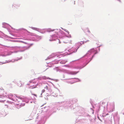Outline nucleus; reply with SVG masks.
Returning a JSON list of instances; mask_svg holds the SVG:
<instances>
[{
	"mask_svg": "<svg viewBox=\"0 0 124 124\" xmlns=\"http://www.w3.org/2000/svg\"><path fill=\"white\" fill-rule=\"evenodd\" d=\"M45 92V90L44 89H43L42 91V93H44Z\"/></svg>",
	"mask_w": 124,
	"mask_h": 124,
	"instance_id": "obj_13",
	"label": "nucleus"
},
{
	"mask_svg": "<svg viewBox=\"0 0 124 124\" xmlns=\"http://www.w3.org/2000/svg\"><path fill=\"white\" fill-rule=\"evenodd\" d=\"M32 94L33 95L35 96L36 97H37V95L36 94L32 93Z\"/></svg>",
	"mask_w": 124,
	"mask_h": 124,
	"instance_id": "obj_11",
	"label": "nucleus"
},
{
	"mask_svg": "<svg viewBox=\"0 0 124 124\" xmlns=\"http://www.w3.org/2000/svg\"><path fill=\"white\" fill-rule=\"evenodd\" d=\"M113 111V110H112V111Z\"/></svg>",
	"mask_w": 124,
	"mask_h": 124,
	"instance_id": "obj_18",
	"label": "nucleus"
},
{
	"mask_svg": "<svg viewBox=\"0 0 124 124\" xmlns=\"http://www.w3.org/2000/svg\"><path fill=\"white\" fill-rule=\"evenodd\" d=\"M4 92V90L2 88H0V94L4 95V96H3V97H5V95L4 94V93H3V92Z\"/></svg>",
	"mask_w": 124,
	"mask_h": 124,
	"instance_id": "obj_2",
	"label": "nucleus"
},
{
	"mask_svg": "<svg viewBox=\"0 0 124 124\" xmlns=\"http://www.w3.org/2000/svg\"><path fill=\"white\" fill-rule=\"evenodd\" d=\"M9 95V96L12 97L13 96V95L12 94H10Z\"/></svg>",
	"mask_w": 124,
	"mask_h": 124,
	"instance_id": "obj_10",
	"label": "nucleus"
},
{
	"mask_svg": "<svg viewBox=\"0 0 124 124\" xmlns=\"http://www.w3.org/2000/svg\"><path fill=\"white\" fill-rule=\"evenodd\" d=\"M84 31L85 34L87 35L88 34L90 33V31L89 29L87 28H85L84 30Z\"/></svg>",
	"mask_w": 124,
	"mask_h": 124,
	"instance_id": "obj_1",
	"label": "nucleus"
},
{
	"mask_svg": "<svg viewBox=\"0 0 124 124\" xmlns=\"http://www.w3.org/2000/svg\"><path fill=\"white\" fill-rule=\"evenodd\" d=\"M0 101H1L2 102H3L5 101V100L4 99V98L0 97Z\"/></svg>",
	"mask_w": 124,
	"mask_h": 124,
	"instance_id": "obj_4",
	"label": "nucleus"
},
{
	"mask_svg": "<svg viewBox=\"0 0 124 124\" xmlns=\"http://www.w3.org/2000/svg\"><path fill=\"white\" fill-rule=\"evenodd\" d=\"M36 86H31L30 87V88L31 89H33V88H36Z\"/></svg>",
	"mask_w": 124,
	"mask_h": 124,
	"instance_id": "obj_6",
	"label": "nucleus"
},
{
	"mask_svg": "<svg viewBox=\"0 0 124 124\" xmlns=\"http://www.w3.org/2000/svg\"><path fill=\"white\" fill-rule=\"evenodd\" d=\"M60 62L61 64H64L65 63V62H63L62 61H61Z\"/></svg>",
	"mask_w": 124,
	"mask_h": 124,
	"instance_id": "obj_12",
	"label": "nucleus"
},
{
	"mask_svg": "<svg viewBox=\"0 0 124 124\" xmlns=\"http://www.w3.org/2000/svg\"><path fill=\"white\" fill-rule=\"evenodd\" d=\"M58 30H56V31L54 32L55 33L54 34V35H56L58 34Z\"/></svg>",
	"mask_w": 124,
	"mask_h": 124,
	"instance_id": "obj_5",
	"label": "nucleus"
},
{
	"mask_svg": "<svg viewBox=\"0 0 124 124\" xmlns=\"http://www.w3.org/2000/svg\"><path fill=\"white\" fill-rule=\"evenodd\" d=\"M46 79V77H42L41 78V79Z\"/></svg>",
	"mask_w": 124,
	"mask_h": 124,
	"instance_id": "obj_8",
	"label": "nucleus"
},
{
	"mask_svg": "<svg viewBox=\"0 0 124 124\" xmlns=\"http://www.w3.org/2000/svg\"><path fill=\"white\" fill-rule=\"evenodd\" d=\"M105 103V102L104 101H103L102 102V106H104V105Z\"/></svg>",
	"mask_w": 124,
	"mask_h": 124,
	"instance_id": "obj_9",
	"label": "nucleus"
},
{
	"mask_svg": "<svg viewBox=\"0 0 124 124\" xmlns=\"http://www.w3.org/2000/svg\"><path fill=\"white\" fill-rule=\"evenodd\" d=\"M64 30L65 31H67L68 33H69V31H67V30Z\"/></svg>",
	"mask_w": 124,
	"mask_h": 124,
	"instance_id": "obj_14",
	"label": "nucleus"
},
{
	"mask_svg": "<svg viewBox=\"0 0 124 124\" xmlns=\"http://www.w3.org/2000/svg\"><path fill=\"white\" fill-rule=\"evenodd\" d=\"M30 35H31L32 36H34L35 35H34V34L33 33H30Z\"/></svg>",
	"mask_w": 124,
	"mask_h": 124,
	"instance_id": "obj_7",
	"label": "nucleus"
},
{
	"mask_svg": "<svg viewBox=\"0 0 124 124\" xmlns=\"http://www.w3.org/2000/svg\"><path fill=\"white\" fill-rule=\"evenodd\" d=\"M56 69H57V68H54V70H56Z\"/></svg>",
	"mask_w": 124,
	"mask_h": 124,
	"instance_id": "obj_16",
	"label": "nucleus"
},
{
	"mask_svg": "<svg viewBox=\"0 0 124 124\" xmlns=\"http://www.w3.org/2000/svg\"><path fill=\"white\" fill-rule=\"evenodd\" d=\"M75 1H74V4H75Z\"/></svg>",
	"mask_w": 124,
	"mask_h": 124,
	"instance_id": "obj_17",
	"label": "nucleus"
},
{
	"mask_svg": "<svg viewBox=\"0 0 124 124\" xmlns=\"http://www.w3.org/2000/svg\"><path fill=\"white\" fill-rule=\"evenodd\" d=\"M32 29L33 30L37 31H38L39 30V29L37 28L32 27Z\"/></svg>",
	"mask_w": 124,
	"mask_h": 124,
	"instance_id": "obj_3",
	"label": "nucleus"
},
{
	"mask_svg": "<svg viewBox=\"0 0 124 124\" xmlns=\"http://www.w3.org/2000/svg\"><path fill=\"white\" fill-rule=\"evenodd\" d=\"M75 73H74V72H72V73L71 74H75Z\"/></svg>",
	"mask_w": 124,
	"mask_h": 124,
	"instance_id": "obj_15",
	"label": "nucleus"
}]
</instances>
